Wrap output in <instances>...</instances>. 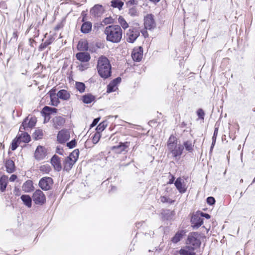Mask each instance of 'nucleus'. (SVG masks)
I'll use <instances>...</instances> for the list:
<instances>
[{
  "label": "nucleus",
  "mask_w": 255,
  "mask_h": 255,
  "mask_svg": "<svg viewBox=\"0 0 255 255\" xmlns=\"http://www.w3.org/2000/svg\"><path fill=\"white\" fill-rule=\"evenodd\" d=\"M97 68L99 75L104 79L111 76L112 67L109 59L104 56H100L97 62Z\"/></svg>",
  "instance_id": "nucleus-3"
},
{
  "label": "nucleus",
  "mask_w": 255,
  "mask_h": 255,
  "mask_svg": "<svg viewBox=\"0 0 255 255\" xmlns=\"http://www.w3.org/2000/svg\"><path fill=\"white\" fill-rule=\"evenodd\" d=\"M56 152L60 155L63 154V150L60 147L57 146L56 148Z\"/></svg>",
  "instance_id": "nucleus-59"
},
{
  "label": "nucleus",
  "mask_w": 255,
  "mask_h": 255,
  "mask_svg": "<svg viewBox=\"0 0 255 255\" xmlns=\"http://www.w3.org/2000/svg\"><path fill=\"white\" fill-rule=\"evenodd\" d=\"M24 204L28 208L31 207L32 199L30 196L28 195H23L20 197Z\"/></svg>",
  "instance_id": "nucleus-28"
},
{
  "label": "nucleus",
  "mask_w": 255,
  "mask_h": 255,
  "mask_svg": "<svg viewBox=\"0 0 255 255\" xmlns=\"http://www.w3.org/2000/svg\"><path fill=\"white\" fill-rule=\"evenodd\" d=\"M56 110H57L55 108H51L47 106L44 107L43 109V112L45 114H49L51 111H56Z\"/></svg>",
  "instance_id": "nucleus-44"
},
{
  "label": "nucleus",
  "mask_w": 255,
  "mask_h": 255,
  "mask_svg": "<svg viewBox=\"0 0 255 255\" xmlns=\"http://www.w3.org/2000/svg\"><path fill=\"white\" fill-rule=\"evenodd\" d=\"M95 99V97L90 94L84 95L82 97V101L84 103L86 104H90L94 101Z\"/></svg>",
  "instance_id": "nucleus-30"
},
{
  "label": "nucleus",
  "mask_w": 255,
  "mask_h": 255,
  "mask_svg": "<svg viewBox=\"0 0 255 255\" xmlns=\"http://www.w3.org/2000/svg\"><path fill=\"white\" fill-rule=\"evenodd\" d=\"M121 80L120 77H118L114 79L111 82L113 84H115V86L117 87V85L121 82Z\"/></svg>",
  "instance_id": "nucleus-55"
},
{
  "label": "nucleus",
  "mask_w": 255,
  "mask_h": 255,
  "mask_svg": "<svg viewBox=\"0 0 255 255\" xmlns=\"http://www.w3.org/2000/svg\"><path fill=\"white\" fill-rule=\"evenodd\" d=\"M56 90L55 89L53 88L49 92L48 94L50 98L57 96V94H56Z\"/></svg>",
  "instance_id": "nucleus-53"
},
{
  "label": "nucleus",
  "mask_w": 255,
  "mask_h": 255,
  "mask_svg": "<svg viewBox=\"0 0 255 255\" xmlns=\"http://www.w3.org/2000/svg\"><path fill=\"white\" fill-rule=\"evenodd\" d=\"M76 58L83 63H88L91 59L90 55L88 52H80L76 54Z\"/></svg>",
  "instance_id": "nucleus-16"
},
{
  "label": "nucleus",
  "mask_w": 255,
  "mask_h": 255,
  "mask_svg": "<svg viewBox=\"0 0 255 255\" xmlns=\"http://www.w3.org/2000/svg\"><path fill=\"white\" fill-rule=\"evenodd\" d=\"M104 11V8L102 5L96 4L90 10L91 14L95 17L100 16Z\"/></svg>",
  "instance_id": "nucleus-18"
},
{
  "label": "nucleus",
  "mask_w": 255,
  "mask_h": 255,
  "mask_svg": "<svg viewBox=\"0 0 255 255\" xmlns=\"http://www.w3.org/2000/svg\"><path fill=\"white\" fill-rule=\"evenodd\" d=\"M106 40L112 43H118L122 38L123 31L120 26L111 25L107 26L104 30Z\"/></svg>",
  "instance_id": "nucleus-2"
},
{
  "label": "nucleus",
  "mask_w": 255,
  "mask_h": 255,
  "mask_svg": "<svg viewBox=\"0 0 255 255\" xmlns=\"http://www.w3.org/2000/svg\"><path fill=\"white\" fill-rule=\"evenodd\" d=\"M100 119V118L95 119L90 126L91 128L95 127L98 124Z\"/></svg>",
  "instance_id": "nucleus-57"
},
{
  "label": "nucleus",
  "mask_w": 255,
  "mask_h": 255,
  "mask_svg": "<svg viewBox=\"0 0 255 255\" xmlns=\"http://www.w3.org/2000/svg\"><path fill=\"white\" fill-rule=\"evenodd\" d=\"M119 23L121 24V26L124 29H126L128 27V24L125 20L124 17L120 16L118 18Z\"/></svg>",
  "instance_id": "nucleus-37"
},
{
  "label": "nucleus",
  "mask_w": 255,
  "mask_h": 255,
  "mask_svg": "<svg viewBox=\"0 0 255 255\" xmlns=\"http://www.w3.org/2000/svg\"><path fill=\"white\" fill-rule=\"evenodd\" d=\"M32 199L35 204L42 205L46 201V197L44 193L40 190H36L33 194Z\"/></svg>",
  "instance_id": "nucleus-7"
},
{
  "label": "nucleus",
  "mask_w": 255,
  "mask_h": 255,
  "mask_svg": "<svg viewBox=\"0 0 255 255\" xmlns=\"http://www.w3.org/2000/svg\"><path fill=\"white\" fill-rule=\"evenodd\" d=\"M160 201L162 203H172L173 201L171 200L169 198H167L165 196H161L160 197Z\"/></svg>",
  "instance_id": "nucleus-47"
},
{
  "label": "nucleus",
  "mask_w": 255,
  "mask_h": 255,
  "mask_svg": "<svg viewBox=\"0 0 255 255\" xmlns=\"http://www.w3.org/2000/svg\"><path fill=\"white\" fill-rule=\"evenodd\" d=\"M22 130H21L20 131L19 130L21 133H19L16 136L17 141H19V142H23L27 143L30 140V136L27 132H23Z\"/></svg>",
  "instance_id": "nucleus-19"
},
{
  "label": "nucleus",
  "mask_w": 255,
  "mask_h": 255,
  "mask_svg": "<svg viewBox=\"0 0 255 255\" xmlns=\"http://www.w3.org/2000/svg\"><path fill=\"white\" fill-rule=\"evenodd\" d=\"M194 251V249L186 245L185 247L180 250L179 254L180 255H195L196 253Z\"/></svg>",
  "instance_id": "nucleus-21"
},
{
  "label": "nucleus",
  "mask_w": 255,
  "mask_h": 255,
  "mask_svg": "<svg viewBox=\"0 0 255 255\" xmlns=\"http://www.w3.org/2000/svg\"><path fill=\"white\" fill-rule=\"evenodd\" d=\"M5 167L7 172L13 173L15 170L14 162L11 159H6L5 161Z\"/></svg>",
  "instance_id": "nucleus-22"
},
{
  "label": "nucleus",
  "mask_w": 255,
  "mask_h": 255,
  "mask_svg": "<svg viewBox=\"0 0 255 255\" xmlns=\"http://www.w3.org/2000/svg\"><path fill=\"white\" fill-rule=\"evenodd\" d=\"M92 28V24L90 22H84L81 28L82 33H87L91 31Z\"/></svg>",
  "instance_id": "nucleus-29"
},
{
  "label": "nucleus",
  "mask_w": 255,
  "mask_h": 255,
  "mask_svg": "<svg viewBox=\"0 0 255 255\" xmlns=\"http://www.w3.org/2000/svg\"><path fill=\"white\" fill-rule=\"evenodd\" d=\"M127 35V41L129 43H133L139 35V32L136 28L130 29L128 31Z\"/></svg>",
  "instance_id": "nucleus-10"
},
{
  "label": "nucleus",
  "mask_w": 255,
  "mask_h": 255,
  "mask_svg": "<svg viewBox=\"0 0 255 255\" xmlns=\"http://www.w3.org/2000/svg\"><path fill=\"white\" fill-rule=\"evenodd\" d=\"M57 96L59 99L64 101H67L70 98V92L66 90H60L57 93Z\"/></svg>",
  "instance_id": "nucleus-23"
},
{
  "label": "nucleus",
  "mask_w": 255,
  "mask_h": 255,
  "mask_svg": "<svg viewBox=\"0 0 255 255\" xmlns=\"http://www.w3.org/2000/svg\"><path fill=\"white\" fill-rule=\"evenodd\" d=\"M46 154L45 149L41 146H38L34 153L35 158L38 160H42L45 157Z\"/></svg>",
  "instance_id": "nucleus-15"
},
{
  "label": "nucleus",
  "mask_w": 255,
  "mask_h": 255,
  "mask_svg": "<svg viewBox=\"0 0 255 255\" xmlns=\"http://www.w3.org/2000/svg\"><path fill=\"white\" fill-rule=\"evenodd\" d=\"M183 236L182 232H177L172 239L173 243H177L180 241Z\"/></svg>",
  "instance_id": "nucleus-36"
},
{
  "label": "nucleus",
  "mask_w": 255,
  "mask_h": 255,
  "mask_svg": "<svg viewBox=\"0 0 255 255\" xmlns=\"http://www.w3.org/2000/svg\"><path fill=\"white\" fill-rule=\"evenodd\" d=\"M121 80L120 77H118L114 79L111 82L113 84H115V86L117 87V85L121 82Z\"/></svg>",
  "instance_id": "nucleus-54"
},
{
  "label": "nucleus",
  "mask_w": 255,
  "mask_h": 255,
  "mask_svg": "<svg viewBox=\"0 0 255 255\" xmlns=\"http://www.w3.org/2000/svg\"><path fill=\"white\" fill-rule=\"evenodd\" d=\"M124 5V2L120 0H112L111 6L114 8H118L121 10Z\"/></svg>",
  "instance_id": "nucleus-32"
},
{
  "label": "nucleus",
  "mask_w": 255,
  "mask_h": 255,
  "mask_svg": "<svg viewBox=\"0 0 255 255\" xmlns=\"http://www.w3.org/2000/svg\"><path fill=\"white\" fill-rule=\"evenodd\" d=\"M183 147L186 151L191 152L193 150L194 144L191 140H187L183 143Z\"/></svg>",
  "instance_id": "nucleus-31"
},
{
  "label": "nucleus",
  "mask_w": 255,
  "mask_h": 255,
  "mask_svg": "<svg viewBox=\"0 0 255 255\" xmlns=\"http://www.w3.org/2000/svg\"><path fill=\"white\" fill-rule=\"evenodd\" d=\"M36 119L35 117H31L30 119L28 117L26 118L20 127L19 130H26L27 128H32L35 125Z\"/></svg>",
  "instance_id": "nucleus-8"
},
{
  "label": "nucleus",
  "mask_w": 255,
  "mask_h": 255,
  "mask_svg": "<svg viewBox=\"0 0 255 255\" xmlns=\"http://www.w3.org/2000/svg\"><path fill=\"white\" fill-rule=\"evenodd\" d=\"M217 133H218V129L215 128V129L214 130L213 136L212 137V145L211 146V150L213 149V147L215 145Z\"/></svg>",
  "instance_id": "nucleus-41"
},
{
  "label": "nucleus",
  "mask_w": 255,
  "mask_h": 255,
  "mask_svg": "<svg viewBox=\"0 0 255 255\" xmlns=\"http://www.w3.org/2000/svg\"><path fill=\"white\" fill-rule=\"evenodd\" d=\"M167 148L168 155L171 154L172 157L177 160L180 159L184 150L183 145L178 143L177 138L172 135H170L167 141Z\"/></svg>",
  "instance_id": "nucleus-1"
},
{
  "label": "nucleus",
  "mask_w": 255,
  "mask_h": 255,
  "mask_svg": "<svg viewBox=\"0 0 255 255\" xmlns=\"http://www.w3.org/2000/svg\"><path fill=\"white\" fill-rule=\"evenodd\" d=\"M0 8L2 9H6L7 8V5L5 1H1L0 2Z\"/></svg>",
  "instance_id": "nucleus-56"
},
{
  "label": "nucleus",
  "mask_w": 255,
  "mask_h": 255,
  "mask_svg": "<svg viewBox=\"0 0 255 255\" xmlns=\"http://www.w3.org/2000/svg\"><path fill=\"white\" fill-rule=\"evenodd\" d=\"M17 143H20L19 141H17V137L12 141L11 145V149L12 150H14L18 146Z\"/></svg>",
  "instance_id": "nucleus-46"
},
{
  "label": "nucleus",
  "mask_w": 255,
  "mask_h": 255,
  "mask_svg": "<svg viewBox=\"0 0 255 255\" xmlns=\"http://www.w3.org/2000/svg\"><path fill=\"white\" fill-rule=\"evenodd\" d=\"M53 184V179L49 177H44L39 181V186L44 191H47L52 187Z\"/></svg>",
  "instance_id": "nucleus-6"
},
{
  "label": "nucleus",
  "mask_w": 255,
  "mask_h": 255,
  "mask_svg": "<svg viewBox=\"0 0 255 255\" xmlns=\"http://www.w3.org/2000/svg\"><path fill=\"white\" fill-rule=\"evenodd\" d=\"M191 222L194 228H198L203 223V219L199 213H197L192 216Z\"/></svg>",
  "instance_id": "nucleus-12"
},
{
  "label": "nucleus",
  "mask_w": 255,
  "mask_h": 255,
  "mask_svg": "<svg viewBox=\"0 0 255 255\" xmlns=\"http://www.w3.org/2000/svg\"><path fill=\"white\" fill-rule=\"evenodd\" d=\"M113 19L111 17H106L103 20V22L104 24H108L113 23Z\"/></svg>",
  "instance_id": "nucleus-49"
},
{
  "label": "nucleus",
  "mask_w": 255,
  "mask_h": 255,
  "mask_svg": "<svg viewBox=\"0 0 255 255\" xmlns=\"http://www.w3.org/2000/svg\"><path fill=\"white\" fill-rule=\"evenodd\" d=\"M79 155L78 149H75L63 162V170L69 172L77 160Z\"/></svg>",
  "instance_id": "nucleus-4"
},
{
  "label": "nucleus",
  "mask_w": 255,
  "mask_h": 255,
  "mask_svg": "<svg viewBox=\"0 0 255 255\" xmlns=\"http://www.w3.org/2000/svg\"><path fill=\"white\" fill-rule=\"evenodd\" d=\"M181 180L180 178H178L175 181L174 184L179 192L183 193L185 192L186 189L185 187V185L182 184Z\"/></svg>",
  "instance_id": "nucleus-26"
},
{
  "label": "nucleus",
  "mask_w": 255,
  "mask_h": 255,
  "mask_svg": "<svg viewBox=\"0 0 255 255\" xmlns=\"http://www.w3.org/2000/svg\"><path fill=\"white\" fill-rule=\"evenodd\" d=\"M197 115H198L199 118H200L201 119H204L205 113H204V111L202 109H199L197 111Z\"/></svg>",
  "instance_id": "nucleus-48"
},
{
  "label": "nucleus",
  "mask_w": 255,
  "mask_h": 255,
  "mask_svg": "<svg viewBox=\"0 0 255 255\" xmlns=\"http://www.w3.org/2000/svg\"><path fill=\"white\" fill-rule=\"evenodd\" d=\"M144 24L146 29L151 30L155 27L156 24L152 14H148L144 17Z\"/></svg>",
  "instance_id": "nucleus-9"
},
{
  "label": "nucleus",
  "mask_w": 255,
  "mask_h": 255,
  "mask_svg": "<svg viewBox=\"0 0 255 255\" xmlns=\"http://www.w3.org/2000/svg\"><path fill=\"white\" fill-rule=\"evenodd\" d=\"M77 48L80 51L87 50L88 49V43L86 40H81L77 45Z\"/></svg>",
  "instance_id": "nucleus-27"
},
{
  "label": "nucleus",
  "mask_w": 255,
  "mask_h": 255,
  "mask_svg": "<svg viewBox=\"0 0 255 255\" xmlns=\"http://www.w3.org/2000/svg\"><path fill=\"white\" fill-rule=\"evenodd\" d=\"M69 131L66 129H62L59 131L57 135V140L61 143H64L70 138Z\"/></svg>",
  "instance_id": "nucleus-11"
},
{
  "label": "nucleus",
  "mask_w": 255,
  "mask_h": 255,
  "mask_svg": "<svg viewBox=\"0 0 255 255\" xmlns=\"http://www.w3.org/2000/svg\"><path fill=\"white\" fill-rule=\"evenodd\" d=\"M58 99L59 98H58L57 96L51 98L50 100L52 103V105L54 106H57L59 103Z\"/></svg>",
  "instance_id": "nucleus-45"
},
{
  "label": "nucleus",
  "mask_w": 255,
  "mask_h": 255,
  "mask_svg": "<svg viewBox=\"0 0 255 255\" xmlns=\"http://www.w3.org/2000/svg\"><path fill=\"white\" fill-rule=\"evenodd\" d=\"M22 189L23 191L26 193L31 192L34 189L33 182L31 180H27L22 186Z\"/></svg>",
  "instance_id": "nucleus-24"
},
{
  "label": "nucleus",
  "mask_w": 255,
  "mask_h": 255,
  "mask_svg": "<svg viewBox=\"0 0 255 255\" xmlns=\"http://www.w3.org/2000/svg\"><path fill=\"white\" fill-rule=\"evenodd\" d=\"M129 144L128 142H120L119 145L113 146L112 149L117 153H121L128 147Z\"/></svg>",
  "instance_id": "nucleus-17"
},
{
  "label": "nucleus",
  "mask_w": 255,
  "mask_h": 255,
  "mask_svg": "<svg viewBox=\"0 0 255 255\" xmlns=\"http://www.w3.org/2000/svg\"><path fill=\"white\" fill-rule=\"evenodd\" d=\"M8 183V177L6 175H2L0 178V191L3 192L5 191Z\"/></svg>",
  "instance_id": "nucleus-25"
},
{
  "label": "nucleus",
  "mask_w": 255,
  "mask_h": 255,
  "mask_svg": "<svg viewBox=\"0 0 255 255\" xmlns=\"http://www.w3.org/2000/svg\"><path fill=\"white\" fill-rule=\"evenodd\" d=\"M107 121H105L101 123L96 128V130L97 132L100 133L102 131H103L107 127Z\"/></svg>",
  "instance_id": "nucleus-33"
},
{
  "label": "nucleus",
  "mask_w": 255,
  "mask_h": 255,
  "mask_svg": "<svg viewBox=\"0 0 255 255\" xmlns=\"http://www.w3.org/2000/svg\"><path fill=\"white\" fill-rule=\"evenodd\" d=\"M89 64L88 63H81L79 65L78 67L79 70L83 71L89 68Z\"/></svg>",
  "instance_id": "nucleus-42"
},
{
  "label": "nucleus",
  "mask_w": 255,
  "mask_h": 255,
  "mask_svg": "<svg viewBox=\"0 0 255 255\" xmlns=\"http://www.w3.org/2000/svg\"><path fill=\"white\" fill-rule=\"evenodd\" d=\"M186 245L195 250L199 248L201 245L200 235L197 232H193L188 235Z\"/></svg>",
  "instance_id": "nucleus-5"
},
{
  "label": "nucleus",
  "mask_w": 255,
  "mask_h": 255,
  "mask_svg": "<svg viewBox=\"0 0 255 255\" xmlns=\"http://www.w3.org/2000/svg\"><path fill=\"white\" fill-rule=\"evenodd\" d=\"M76 89L80 93H83L85 90V85L82 82H76L75 84Z\"/></svg>",
  "instance_id": "nucleus-35"
},
{
  "label": "nucleus",
  "mask_w": 255,
  "mask_h": 255,
  "mask_svg": "<svg viewBox=\"0 0 255 255\" xmlns=\"http://www.w3.org/2000/svg\"><path fill=\"white\" fill-rule=\"evenodd\" d=\"M53 126L55 128L59 129L64 124L65 120L64 118L61 116H57L52 120Z\"/></svg>",
  "instance_id": "nucleus-20"
},
{
  "label": "nucleus",
  "mask_w": 255,
  "mask_h": 255,
  "mask_svg": "<svg viewBox=\"0 0 255 255\" xmlns=\"http://www.w3.org/2000/svg\"><path fill=\"white\" fill-rule=\"evenodd\" d=\"M51 163L54 169L57 171H60L62 169L60 158L56 155H54L51 159Z\"/></svg>",
  "instance_id": "nucleus-14"
},
{
  "label": "nucleus",
  "mask_w": 255,
  "mask_h": 255,
  "mask_svg": "<svg viewBox=\"0 0 255 255\" xmlns=\"http://www.w3.org/2000/svg\"><path fill=\"white\" fill-rule=\"evenodd\" d=\"M174 180V176H172L171 179H170L168 182L169 184H172Z\"/></svg>",
  "instance_id": "nucleus-63"
},
{
  "label": "nucleus",
  "mask_w": 255,
  "mask_h": 255,
  "mask_svg": "<svg viewBox=\"0 0 255 255\" xmlns=\"http://www.w3.org/2000/svg\"><path fill=\"white\" fill-rule=\"evenodd\" d=\"M207 203L210 205H212L215 204V199L213 197H209L207 198Z\"/></svg>",
  "instance_id": "nucleus-50"
},
{
  "label": "nucleus",
  "mask_w": 255,
  "mask_h": 255,
  "mask_svg": "<svg viewBox=\"0 0 255 255\" xmlns=\"http://www.w3.org/2000/svg\"><path fill=\"white\" fill-rule=\"evenodd\" d=\"M51 42L50 40H46L43 43H42L40 46V49L42 50L45 48L48 45L50 44Z\"/></svg>",
  "instance_id": "nucleus-51"
},
{
  "label": "nucleus",
  "mask_w": 255,
  "mask_h": 255,
  "mask_svg": "<svg viewBox=\"0 0 255 255\" xmlns=\"http://www.w3.org/2000/svg\"><path fill=\"white\" fill-rule=\"evenodd\" d=\"M101 137L100 133L96 132L93 135L92 138V142L93 143L96 144L98 143Z\"/></svg>",
  "instance_id": "nucleus-40"
},
{
  "label": "nucleus",
  "mask_w": 255,
  "mask_h": 255,
  "mask_svg": "<svg viewBox=\"0 0 255 255\" xmlns=\"http://www.w3.org/2000/svg\"><path fill=\"white\" fill-rule=\"evenodd\" d=\"M149 0L153 2H154V3L158 2L160 1V0Z\"/></svg>",
  "instance_id": "nucleus-64"
},
{
  "label": "nucleus",
  "mask_w": 255,
  "mask_h": 255,
  "mask_svg": "<svg viewBox=\"0 0 255 255\" xmlns=\"http://www.w3.org/2000/svg\"><path fill=\"white\" fill-rule=\"evenodd\" d=\"M51 169L50 166L48 164L41 165L39 168L41 172L46 174L49 173Z\"/></svg>",
  "instance_id": "nucleus-38"
},
{
  "label": "nucleus",
  "mask_w": 255,
  "mask_h": 255,
  "mask_svg": "<svg viewBox=\"0 0 255 255\" xmlns=\"http://www.w3.org/2000/svg\"><path fill=\"white\" fill-rule=\"evenodd\" d=\"M143 56V51L141 47L134 48L132 52L131 57L135 61H140Z\"/></svg>",
  "instance_id": "nucleus-13"
},
{
  "label": "nucleus",
  "mask_w": 255,
  "mask_h": 255,
  "mask_svg": "<svg viewBox=\"0 0 255 255\" xmlns=\"http://www.w3.org/2000/svg\"><path fill=\"white\" fill-rule=\"evenodd\" d=\"M76 143V142L75 140H72L71 141L67 143V146L70 148H72L75 146Z\"/></svg>",
  "instance_id": "nucleus-52"
},
{
  "label": "nucleus",
  "mask_w": 255,
  "mask_h": 255,
  "mask_svg": "<svg viewBox=\"0 0 255 255\" xmlns=\"http://www.w3.org/2000/svg\"><path fill=\"white\" fill-rule=\"evenodd\" d=\"M33 137L36 140L41 139L43 137V132L41 129H37L33 133Z\"/></svg>",
  "instance_id": "nucleus-34"
},
{
  "label": "nucleus",
  "mask_w": 255,
  "mask_h": 255,
  "mask_svg": "<svg viewBox=\"0 0 255 255\" xmlns=\"http://www.w3.org/2000/svg\"><path fill=\"white\" fill-rule=\"evenodd\" d=\"M128 14L132 16H135L137 15V11L135 7H132L129 9Z\"/></svg>",
  "instance_id": "nucleus-43"
},
{
  "label": "nucleus",
  "mask_w": 255,
  "mask_h": 255,
  "mask_svg": "<svg viewBox=\"0 0 255 255\" xmlns=\"http://www.w3.org/2000/svg\"><path fill=\"white\" fill-rule=\"evenodd\" d=\"M141 33L144 36V37H146L148 36V34L146 30H143L142 31H141Z\"/></svg>",
  "instance_id": "nucleus-62"
},
{
  "label": "nucleus",
  "mask_w": 255,
  "mask_h": 255,
  "mask_svg": "<svg viewBox=\"0 0 255 255\" xmlns=\"http://www.w3.org/2000/svg\"><path fill=\"white\" fill-rule=\"evenodd\" d=\"M117 87L115 86V84H113L112 82H110V84L107 86V93H111L114 92L117 89Z\"/></svg>",
  "instance_id": "nucleus-39"
},
{
  "label": "nucleus",
  "mask_w": 255,
  "mask_h": 255,
  "mask_svg": "<svg viewBox=\"0 0 255 255\" xmlns=\"http://www.w3.org/2000/svg\"><path fill=\"white\" fill-rule=\"evenodd\" d=\"M199 214H200L201 216L202 217H205L206 218V219H209L210 218V215L208 214H207V213H203V212H200L199 213Z\"/></svg>",
  "instance_id": "nucleus-58"
},
{
  "label": "nucleus",
  "mask_w": 255,
  "mask_h": 255,
  "mask_svg": "<svg viewBox=\"0 0 255 255\" xmlns=\"http://www.w3.org/2000/svg\"><path fill=\"white\" fill-rule=\"evenodd\" d=\"M128 4L133 5V4H137V0H129L128 2Z\"/></svg>",
  "instance_id": "nucleus-60"
},
{
  "label": "nucleus",
  "mask_w": 255,
  "mask_h": 255,
  "mask_svg": "<svg viewBox=\"0 0 255 255\" xmlns=\"http://www.w3.org/2000/svg\"><path fill=\"white\" fill-rule=\"evenodd\" d=\"M16 178H17L16 175H15L14 174H12L10 177L9 180H10V181L13 182V181H14L16 179Z\"/></svg>",
  "instance_id": "nucleus-61"
}]
</instances>
